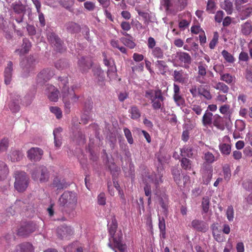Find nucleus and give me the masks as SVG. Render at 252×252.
<instances>
[{
    "label": "nucleus",
    "mask_w": 252,
    "mask_h": 252,
    "mask_svg": "<svg viewBox=\"0 0 252 252\" xmlns=\"http://www.w3.org/2000/svg\"><path fill=\"white\" fill-rule=\"evenodd\" d=\"M60 83L59 87L61 89V96L62 97L63 101L64 104V107L66 112H69L71 104L76 103L79 98V96L77 95L74 89L76 86L72 85L69 88V81L67 77L59 78Z\"/></svg>",
    "instance_id": "1"
},
{
    "label": "nucleus",
    "mask_w": 252,
    "mask_h": 252,
    "mask_svg": "<svg viewBox=\"0 0 252 252\" xmlns=\"http://www.w3.org/2000/svg\"><path fill=\"white\" fill-rule=\"evenodd\" d=\"M157 158L158 161L160 164V165H159V167H158V173L156 174L155 172H152L151 174H149L147 176V179H145L147 184L144 187V191L145 195L147 196H149L148 200V203L149 204L151 202V187L150 185H148V182L154 184L156 189H158L159 185L163 182L162 179L163 176L162 164L164 162H167L169 158L168 157H167L166 156L163 157L161 154H158Z\"/></svg>",
    "instance_id": "2"
},
{
    "label": "nucleus",
    "mask_w": 252,
    "mask_h": 252,
    "mask_svg": "<svg viewBox=\"0 0 252 252\" xmlns=\"http://www.w3.org/2000/svg\"><path fill=\"white\" fill-rule=\"evenodd\" d=\"M108 228L110 235L111 236L109 238L110 243L108 246L113 250L115 252H126V246L125 244L122 243L121 237H119L117 239L114 236L116 230L117 228V222L114 217H112L111 220L108 221Z\"/></svg>",
    "instance_id": "3"
},
{
    "label": "nucleus",
    "mask_w": 252,
    "mask_h": 252,
    "mask_svg": "<svg viewBox=\"0 0 252 252\" xmlns=\"http://www.w3.org/2000/svg\"><path fill=\"white\" fill-rule=\"evenodd\" d=\"M214 76L213 73L208 69V65L200 62L197 64V75L196 78L197 82L200 84H207L209 82V77Z\"/></svg>",
    "instance_id": "4"
},
{
    "label": "nucleus",
    "mask_w": 252,
    "mask_h": 252,
    "mask_svg": "<svg viewBox=\"0 0 252 252\" xmlns=\"http://www.w3.org/2000/svg\"><path fill=\"white\" fill-rule=\"evenodd\" d=\"M77 202L76 194L73 192L65 191L59 198V202L61 206L74 210Z\"/></svg>",
    "instance_id": "5"
},
{
    "label": "nucleus",
    "mask_w": 252,
    "mask_h": 252,
    "mask_svg": "<svg viewBox=\"0 0 252 252\" xmlns=\"http://www.w3.org/2000/svg\"><path fill=\"white\" fill-rule=\"evenodd\" d=\"M145 97L151 100L152 107L154 109L157 110L160 108L161 102L164 100L161 91L159 90H150L146 91Z\"/></svg>",
    "instance_id": "6"
},
{
    "label": "nucleus",
    "mask_w": 252,
    "mask_h": 252,
    "mask_svg": "<svg viewBox=\"0 0 252 252\" xmlns=\"http://www.w3.org/2000/svg\"><path fill=\"white\" fill-rule=\"evenodd\" d=\"M15 181L14 187L19 192L24 191L28 185V178L25 172L16 171L15 172Z\"/></svg>",
    "instance_id": "7"
},
{
    "label": "nucleus",
    "mask_w": 252,
    "mask_h": 252,
    "mask_svg": "<svg viewBox=\"0 0 252 252\" xmlns=\"http://www.w3.org/2000/svg\"><path fill=\"white\" fill-rule=\"evenodd\" d=\"M32 177L34 180H39L40 182H47L49 178V171L44 166L36 167L32 172Z\"/></svg>",
    "instance_id": "8"
},
{
    "label": "nucleus",
    "mask_w": 252,
    "mask_h": 252,
    "mask_svg": "<svg viewBox=\"0 0 252 252\" xmlns=\"http://www.w3.org/2000/svg\"><path fill=\"white\" fill-rule=\"evenodd\" d=\"M45 93L51 101L56 102L58 100L59 92L54 86L47 85Z\"/></svg>",
    "instance_id": "9"
},
{
    "label": "nucleus",
    "mask_w": 252,
    "mask_h": 252,
    "mask_svg": "<svg viewBox=\"0 0 252 252\" xmlns=\"http://www.w3.org/2000/svg\"><path fill=\"white\" fill-rule=\"evenodd\" d=\"M43 151L39 148H32L28 151V157L32 161H38L42 157Z\"/></svg>",
    "instance_id": "10"
},
{
    "label": "nucleus",
    "mask_w": 252,
    "mask_h": 252,
    "mask_svg": "<svg viewBox=\"0 0 252 252\" xmlns=\"http://www.w3.org/2000/svg\"><path fill=\"white\" fill-rule=\"evenodd\" d=\"M220 112L223 116V119L226 121H230L233 112L229 104H224L219 108Z\"/></svg>",
    "instance_id": "11"
},
{
    "label": "nucleus",
    "mask_w": 252,
    "mask_h": 252,
    "mask_svg": "<svg viewBox=\"0 0 252 252\" xmlns=\"http://www.w3.org/2000/svg\"><path fill=\"white\" fill-rule=\"evenodd\" d=\"M38 229L35 224L29 223L24 226L21 227L18 231V234L21 236H26Z\"/></svg>",
    "instance_id": "12"
},
{
    "label": "nucleus",
    "mask_w": 252,
    "mask_h": 252,
    "mask_svg": "<svg viewBox=\"0 0 252 252\" xmlns=\"http://www.w3.org/2000/svg\"><path fill=\"white\" fill-rule=\"evenodd\" d=\"M191 227L198 231L205 232L208 229V224L203 220H194L191 223Z\"/></svg>",
    "instance_id": "13"
},
{
    "label": "nucleus",
    "mask_w": 252,
    "mask_h": 252,
    "mask_svg": "<svg viewBox=\"0 0 252 252\" xmlns=\"http://www.w3.org/2000/svg\"><path fill=\"white\" fill-rule=\"evenodd\" d=\"M48 40L54 45L59 52L63 51L62 41L55 33L51 32L48 35Z\"/></svg>",
    "instance_id": "14"
},
{
    "label": "nucleus",
    "mask_w": 252,
    "mask_h": 252,
    "mask_svg": "<svg viewBox=\"0 0 252 252\" xmlns=\"http://www.w3.org/2000/svg\"><path fill=\"white\" fill-rule=\"evenodd\" d=\"M174 80L182 84H186L189 81V75L185 74L182 70H175L173 73Z\"/></svg>",
    "instance_id": "15"
},
{
    "label": "nucleus",
    "mask_w": 252,
    "mask_h": 252,
    "mask_svg": "<svg viewBox=\"0 0 252 252\" xmlns=\"http://www.w3.org/2000/svg\"><path fill=\"white\" fill-rule=\"evenodd\" d=\"M54 75V72L50 68H46L42 70L37 76V80L41 82L42 80L46 81L49 80Z\"/></svg>",
    "instance_id": "16"
},
{
    "label": "nucleus",
    "mask_w": 252,
    "mask_h": 252,
    "mask_svg": "<svg viewBox=\"0 0 252 252\" xmlns=\"http://www.w3.org/2000/svg\"><path fill=\"white\" fill-rule=\"evenodd\" d=\"M63 129L61 127H58L55 128L53 131V134L54 137V146L56 149H59L61 147L62 142V135L61 132Z\"/></svg>",
    "instance_id": "17"
},
{
    "label": "nucleus",
    "mask_w": 252,
    "mask_h": 252,
    "mask_svg": "<svg viewBox=\"0 0 252 252\" xmlns=\"http://www.w3.org/2000/svg\"><path fill=\"white\" fill-rule=\"evenodd\" d=\"M213 117L214 116L213 113L209 111L208 110H206L204 114L202 119V122L203 126L206 127L209 126H211L212 125Z\"/></svg>",
    "instance_id": "18"
},
{
    "label": "nucleus",
    "mask_w": 252,
    "mask_h": 252,
    "mask_svg": "<svg viewBox=\"0 0 252 252\" xmlns=\"http://www.w3.org/2000/svg\"><path fill=\"white\" fill-rule=\"evenodd\" d=\"M33 248L30 243H25L17 246L12 252H32Z\"/></svg>",
    "instance_id": "19"
},
{
    "label": "nucleus",
    "mask_w": 252,
    "mask_h": 252,
    "mask_svg": "<svg viewBox=\"0 0 252 252\" xmlns=\"http://www.w3.org/2000/svg\"><path fill=\"white\" fill-rule=\"evenodd\" d=\"M12 63L11 62H9L4 72V83L6 85L9 84L11 82L12 77Z\"/></svg>",
    "instance_id": "20"
},
{
    "label": "nucleus",
    "mask_w": 252,
    "mask_h": 252,
    "mask_svg": "<svg viewBox=\"0 0 252 252\" xmlns=\"http://www.w3.org/2000/svg\"><path fill=\"white\" fill-rule=\"evenodd\" d=\"M79 65L80 69L83 72H85L92 66V63L90 59L89 58L85 59L84 58H81L78 62Z\"/></svg>",
    "instance_id": "21"
},
{
    "label": "nucleus",
    "mask_w": 252,
    "mask_h": 252,
    "mask_svg": "<svg viewBox=\"0 0 252 252\" xmlns=\"http://www.w3.org/2000/svg\"><path fill=\"white\" fill-rule=\"evenodd\" d=\"M57 233L60 237L63 238L71 234L72 233V229L70 226H62L58 228Z\"/></svg>",
    "instance_id": "22"
},
{
    "label": "nucleus",
    "mask_w": 252,
    "mask_h": 252,
    "mask_svg": "<svg viewBox=\"0 0 252 252\" xmlns=\"http://www.w3.org/2000/svg\"><path fill=\"white\" fill-rule=\"evenodd\" d=\"M212 124L219 129L222 130L224 128L222 118L219 114L214 116Z\"/></svg>",
    "instance_id": "23"
},
{
    "label": "nucleus",
    "mask_w": 252,
    "mask_h": 252,
    "mask_svg": "<svg viewBox=\"0 0 252 252\" xmlns=\"http://www.w3.org/2000/svg\"><path fill=\"white\" fill-rule=\"evenodd\" d=\"M9 169L7 164L0 160V181L4 180L7 176Z\"/></svg>",
    "instance_id": "24"
},
{
    "label": "nucleus",
    "mask_w": 252,
    "mask_h": 252,
    "mask_svg": "<svg viewBox=\"0 0 252 252\" xmlns=\"http://www.w3.org/2000/svg\"><path fill=\"white\" fill-rule=\"evenodd\" d=\"M220 80L225 82L227 84H234L235 82V77L229 73H220Z\"/></svg>",
    "instance_id": "25"
},
{
    "label": "nucleus",
    "mask_w": 252,
    "mask_h": 252,
    "mask_svg": "<svg viewBox=\"0 0 252 252\" xmlns=\"http://www.w3.org/2000/svg\"><path fill=\"white\" fill-rule=\"evenodd\" d=\"M23 153L19 150H12L9 154V158L12 162L20 161L23 157Z\"/></svg>",
    "instance_id": "26"
},
{
    "label": "nucleus",
    "mask_w": 252,
    "mask_h": 252,
    "mask_svg": "<svg viewBox=\"0 0 252 252\" xmlns=\"http://www.w3.org/2000/svg\"><path fill=\"white\" fill-rule=\"evenodd\" d=\"M213 235L214 239L218 242L224 241V237L222 234L221 232L219 230L218 227L213 226L212 227Z\"/></svg>",
    "instance_id": "27"
},
{
    "label": "nucleus",
    "mask_w": 252,
    "mask_h": 252,
    "mask_svg": "<svg viewBox=\"0 0 252 252\" xmlns=\"http://www.w3.org/2000/svg\"><path fill=\"white\" fill-rule=\"evenodd\" d=\"M130 117L132 119L137 120L141 116V113L138 107L136 106H132L128 110Z\"/></svg>",
    "instance_id": "28"
},
{
    "label": "nucleus",
    "mask_w": 252,
    "mask_h": 252,
    "mask_svg": "<svg viewBox=\"0 0 252 252\" xmlns=\"http://www.w3.org/2000/svg\"><path fill=\"white\" fill-rule=\"evenodd\" d=\"M65 252H83L81 246L78 245L77 243H75L68 245L64 248Z\"/></svg>",
    "instance_id": "29"
},
{
    "label": "nucleus",
    "mask_w": 252,
    "mask_h": 252,
    "mask_svg": "<svg viewBox=\"0 0 252 252\" xmlns=\"http://www.w3.org/2000/svg\"><path fill=\"white\" fill-rule=\"evenodd\" d=\"M66 29L70 33H76L80 31L79 26L74 22H69L65 25Z\"/></svg>",
    "instance_id": "30"
},
{
    "label": "nucleus",
    "mask_w": 252,
    "mask_h": 252,
    "mask_svg": "<svg viewBox=\"0 0 252 252\" xmlns=\"http://www.w3.org/2000/svg\"><path fill=\"white\" fill-rule=\"evenodd\" d=\"M65 182L63 179L56 177L54 179L53 186L56 188L57 190L63 189L65 187Z\"/></svg>",
    "instance_id": "31"
},
{
    "label": "nucleus",
    "mask_w": 252,
    "mask_h": 252,
    "mask_svg": "<svg viewBox=\"0 0 252 252\" xmlns=\"http://www.w3.org/2000/svg\"><path fill=\"white\" fill-rule=\"evenodd\" d=\"M152 56L157 59H162L164 57L163 50L159 47H156L151 50Z\"/></svg>",
    "instance_id": "32"
},
{
    "label": "nucleus",
    "mask_w": 252,
    "mask_h": 252,
    "mask_svg": "<svg viewBox=\"0 0 252 252\" xmlns=\"http://www.w3.org/2000/svg\"><path fill=\"white\" fill-rule=\"evenodd\" d=\"M252 31V27L251 22H246L241 26V32L245 35L250 34Z\"/></svg>",
    "instance_id": "33"
},
{
    "label": "nucleus",
    "mask_w": 252,
    "mask_h": 252,
    "mask_svg": "<svg viewBox=\"0 0 252 252\" xmlns=\"http://www.w3.org/2000/svg\"><path fill=\"white\" fill-rule=\"evenodd\" d=\"M190 108L197 115H200L203 111L201 103L198 101L193 102L191 104Z\"/></svg>",
    "instance_id": "34"
},
{
    "label": "nucleus",
    "mask_w": 252,
    "mask_h": 252,
    "mask_svg": "<svg viewBox=\"0 0 252 252\" xmlns=\"http://www.w3.org/2000/svg\"><path fill=\"white\" fill-rule=\"evenodd\" d=\"M156 65L160 74H164L167 71V66L164 61L158 60L156 62Z\"/></svg>",
    "instance_id": "35"
},
{
    "label": "nucleus",
    "mask_w": 252,
    "mask_h": 252,
    "mask_svg": "<svg viewBox=\"0 0 252 252\" xmlns=\"http://www.w3.org/2000/svg\"><path fill=\"white\" fill-rule=\"evenodd\" d=\"M212 168L210 167L208 170L203 173V178L204 184L207 185L210 182L212 178Z\"/></svg>",
    "instance_id": "36"
},
{
    "label": "nucleus",
    "mask_w": 252,
    "mask_h": 252,
    "mask_svg": "<svg viewBox=\"0 0 252 252\" xmlns=\"http://www.w3.org/2000/svg\"><path fill=\"white\" fill-rule=\"evenodd\" d=\"M58 2L64 8L70 10L74 5L75 0H58Z\"/></svg>",
    "instance_id": "37"
},
{
    "label": "nucleus",
    "mask_w": 252,
    "mask_h": 252,
    "mask_svg": "<svg viewBox=\"0 0 252 252\" xmlns=\"http://www.w3.org/2000/svg\"><path fill=\"white\" fill-rule=\"evenodd\" d=\"M221 7L224 9L228 14H231L233 10L232 3L228 0H225L221 4Z\"/></svg>",
    "instance_id": "38"
},
{
    "label": "nucleus",
    "mask_w": 252,
    "mask_h": 252,
    "mask_svg": "<svg viewBox=\"0 0 252 252\" xmlns=\"http://www.w3.org/2000/svg\"><path fill=\"white\" fill-rule=\"evenodd\" d=\"M179 59L184 63H189L191 62L189 55L185 52H180L177 54Z\"/></svg>",
    "instance_id": "39"
},
{
    "label": "nucleus",
    "mask_w": 252,
    "mask_h": 252,
    "mask_svg": "<svg viewBox=\"0 0 252 252\" xmlns=\"http://www.w3.org/2000/svg\"><path fill=\"white\" fill-rule=\"evenodd\" d=\"M12 5L14 12L17 14L22 13L25 10V5L22 4L20 1L15 2Z\"/></svg>",
    "instance_id": "40"
},
{
    "label": "nucleus",
    "mask_w": 252,
    "mask_h": 252,
    "mask_svg": "<svg viewBox=\"0 0 252 252\" xmlns=\"http://www.w3.org/2000/svg\"><path fill=\"white\" fill-rule=\"evenodd\" d=\"M9 141L7 138L0 139V153L5 152L9 147Z\"/></svg>",
    "instance_id": "41"
},
{
    "label": "nucleus",
    "mask_w": 252,
    "mask_h": 252,
    "mask_svg": "<svg viewBox=\"0 0 252 252\" xmlns=\"http://www.w3.org/2000/svg\"><path fill=\"white\" fill-rule=\"evenodd\" d=\"M93 71L94 72V75L98 77V80L100 81L103 80V72L99 65H95L93 66Z\"/></svg>",
    "instance_id": "42"
},
{
    "label": "nucleus",
    "mask_w": 252,
    "mask_h": 252,
    "mask_svg": "<svg viewBox=\"0 0 252 252\" xmlns=\"http://www.w3.org/2000/svg\"><path fill=\"white\" fill-rule=\"evenodd\" d=\"M181 155L182 157L191 158L193 155L192 149L190 146H186L180 150Z\"/></svg>",
    "instance_id": "43"
},
{
    "label": "nucleus",
    "mask_w": 252,
    "mask_h": 252,
    "mask_svg": "<svg viewBox=\"0 0 252 252\" xmlns=\"http://www.w3.org/2000/svg\"><path fill=\"white\" fill-rule=\"evenodd\" d=\"M221 153L223 155H228L231 152V146L228 144L221 143L219 145Z\"/></svg>",
    "instance_id": "44"
},
{
    "label": "nucleus",
    "mask_w": 252,
    "mask_h": 252,
    "mask_svg": "<svg viewBox=\"0 0 252 252\" xmlns=\"http://www.w3.org/2000/svg\"><path fill=\"white\" fill-rule=\"evenodd\" d=\"M180 172L181 171L178 168H174L172 170V173L174 181L178 185H180L181 184Z\"/></svg>",
    "instance_id": "45"
},
{
    "label": "nucleus",
    "mask_w": 252,
    "mask_h": 252,
    "mask_svg": "<svg viewBox=\"0 0 252 252\" xmlns=\"http://www.w3.org/2000/svg\"><path fill=\"white\" fill-rule=\"evenodd\" d=\"M214 88L220 90L223 93H227L228 92V87L222 82H218L214 86Z\"/></svg>",
    "instance_id": "46"
},
{
    "label": "nucleus",
    "mask_w": 252,
    "mask_h": 252,
    "mask_svg": "<svg viewBox=\"0 0 252 252\" xmlns=\"http://www.w3.org/2000/svg\"><path fill=\"white\" fill-rule=\"evenodd\" d=\"M19 99L13 100L9 104V108L13 113H16L20 110Z\"/></svg>",
    "instance_id": "47"
},
{
    "label": "nucleus",
    "mask_w": 252,
    "mask_h": 252,
    "mask_svg": "<svg viewBox=\"0 0 252 252\" xmlns=\"http://www.w3.org/2000/svg\"><path fill=\"white\" fill-rule=\"evenodd\" d=\"M190 15L189 14V20L182 19L179 22V27L181 30L184 31L189 26L190 23Z\"/></svg>",
    "instance_id": "48"
},
{
    "label": "nucleus",
    "mask_w": 252,
    "mask_h": 252,
    "mask_svg": "<svg viewBox=\"0 0 252 252\" xmlns=\"http://www.w3.org/2000/svg\"><path fill=\"white\" fill-rule=\"evenodd\" d=\"M107 75L111 80L115 79L116 78L117 71L115 66H111L108 68Z\"/></svg>",
    "instance_id": "49"
},
{
    "label": "nucleus",
    "mask_w": 252,
    "mask_h": 252,
    "mask_svg": "<svg viewBox=\"0 0 252 252\" xmlns=\"http://www.w3.org/2000/svg\"><path fill=\"white\" fill-rule=\"evenodd\" d=\"M216 10L215 0H208L206 10L210 13H214Z\"/></svg>",
    "instance_id": "50"
},
{
    "label": "nucleus",
    "mask_w": 252,
    "mask_h": 252,
    "mask_svg": "<svg viewBox=\"0 0 252 252\" xmlns=\"http://www.w3.org/2000/svg\"><path fill=\"white\" fill-rule=\"evenodd\" d=\"M223 172L224 179L227 181H229L231 177V170L229 165L226 164L223 166Z\"/></svg>",
    "instance_id": "51"
},
{
    "label": "nucleus",
    "mask_w": 252,
    "mask_h": 252,
    "mask_svg": "<svg viewBox=\"0 0 252 252\" xmlns=\"http://www.w3.org/2000/svg\"><path fill=\"white\" fill-rule=\"evenodd\" d=\"M221 54L227 62L232 63L234 62L233 56L227 51L223 50L221 52Z\"/></svg>",
    "instance_id": "52"
},
{
    "label": "nucleus",
    "mask_w": 252,
    "mask_h": 252,
    "mask_svg": "<svg viewBox=\"0 0 252 252\" xmlns=\"http://www.w3.org/2000/svg\"><path fill=\"white\" fill-rule=\"evenodd\" d=\"M121 41L125 46L130 49H133L135 46V43L130 39L122 37L121 38Z\"/></svg>",
    "instance_id": "53"
},
{
    "label": "nucleus",
    "mask_w": 252,
    "mask_h": 252,
    "mask_svg": "<svg viewBox=\"0 0 252 252\" xmlns=\"http://www.w3.org/2000/svg\"><path fill=\"white\" fill-rule=\"evenodd\" d=\"M210 206V200L208 197H204L202 201V207L204 213H207Z\"/></svg>",
    "instance_id": "54"
},
{
    "label": "nucleus",
    "mask_w": 252,
    "mask_h": 252,
    "mask_svg": "<svg viewBox=\"0 0 252 252\" xmlns=\"http://www.w3.org/2000/svg\"><path fill=\"white\" fill-rule=\"evenodd\" d=\"M111 45L113 47L118 49L122 53H126V49L123 46H120L118 40L112 39L111 41Z\"/></svg>",
    "instance_id": "55"
},
{
    "label": "nucleus",
    "mask_w": 252,
    "mask_h": 252,
    "mask_svg": "<svg viewBox=\"0 0 252 252\" xmlns=\"http://www.w3.org/2000/svg\"><path fill=\"white\" fill-rule=\"evenodd\" d=\"M124 132L128 143L130 144H133V139L130 130L126 127H125L124 128Z\"/></svg>",
    "instance_id": "56"
},
{
    "label": "nucleus",
    "mask_w": 252,
    "mask_h": 252,
    "mask_svg": "<svg viewBox=\"0 0 252 252\" xmlns=\"http://www.w3.org/2000/svg\"><path fill=\"white\" fill-rule=\"evenodd\" d=\"M173 98L178 106H182L184 105V99L182 97L180 94L173 95Z\"/></svg>",
    "instance_id": "57"
},
{
    "label": "nucleus",
    "mask_w": 252,
    "mask_h": 252,
    "mask_svg": "<svg viewBox=\"0 0 252 252\" xmlns=\"http://www.w3.org/2000/svg\"><path fill=\"white\" fill-rule=\"evenodd\" d=\"M235 126L237 130L242 131L245 128L246 125L243 121L237 120L235 122Z\"/></svg>",
    "instance_id": "58"
},
{
    "label": "nucleus",
    "mask_w": 252,
    "mask_h": 252,
    "mask_svg": "<svg viewBox=\"0 0 252 252\" xmlns=\"http://www.w3.org/2000/svg\"><path fill=\"white\" fill-rule=\"evenodd\" d=\"M226 215L229 221H233L234 219V209L232 206L228 207L226 210Z\"/></svg>",
    "instance_id": "59"
},
{
    "label": "nucleus",
    "mask_w": 252,
    "mask_h": 252,
    "mask_svg": "<svg viewBox=\"0 0 252 252\" xmlns=\"http://www.w3.org/2000/svg\"><path fill=\"white\" fill-rule=\"evenodd\" d=\"M181 166L186 170L190 169L191 168V161L186 158H183L181 160Z\"/></svg>",
    "instance_id": "60"
},
{
    "label": "nucleus",
    "mask_w": 252,
    "mask_h": 252,
    "mask_svg": "<svg viewBox=\"0 0 252 252\" xmlns=\"http://www.w3.org/2000/svg\"><path fill=\"white\" fill-rule=\"evenodd\" d=\"M218 39L219 34L217 32H215L214 33L213 39L211 40L209 43V47L210 49H213L215 47L218 42Z\"/></svg>",
    "instance_id": "61"
},
{
    "label": "nucleus",
    "mask_w": 252,
    "mask_h": 252,
    "mask_svg": "<svg viewBox=\"0 0 252 252\" xmlns=\"http://www.w3.org/2000/svg\"><path fill=\"white\" fill-rule=\"evenodd\" d=\"M50 111L54 114L57 119H60L62 116V112L60 108L58 107H50Z\"/></svg>",
    "instance_id": "62"
},
{
    "label": "nucleus",
    "mask_w": 252,
    "mask_h": 252,
    "mask_svg": "<svg viewBox=\"0 0 252 252\" xmlns=\"http://www.w3.org/2000/svg\"><path fill=\"white\" fill-rule=\"evenodd\" d=\"M84 6L85 8L89 11H92L94 10L95 5V3L90 1H87L84 3Z\"/></svg>",
    "instance_id": "63"
},
{
    "label": "nucleus",
    "mask_w": 252,
    "mask_h": 252,
    "mask_svg": "<svg viewBox=\"0 0 252 252\" xmlns=\"http://www.w3.org/2000/svg\"><path fill=\"white\" fill-rule=\"evenodd\" d=\"M243 187L247 190L252 192V180H248L245 181L243 183Z\"/></svg>",
    "instance_id": "64"
}]
</instances>
